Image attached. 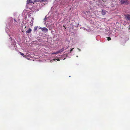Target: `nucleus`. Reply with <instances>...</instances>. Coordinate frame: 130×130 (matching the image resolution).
Returning <instances> with one entry per match:
<instances>
[{"instance_id":"cd10ccee","label":"nucleus","mask_w":130,"mask_h":130,"mask_svg":"<svg viewBox=\"0 0 130 130\" xmlns=\"http://www.w3.org/2000/svg\"><path fill=\"white\" fill-rule=\"evenodd\" d=\"M78 49L79 50V51H80V50H80V49H79L78 48Z\"/></svg>"},{"instance_id":"20e7f679","label":"nucleus","mask_w":130,"mask_h":130,"mask_svg":"<svg viewBox=\"0 0 130 130\" xmlns=\"http://www.w3.org/2000/svg\"><path fill=\"white\" fill-rule=\"evenodd\" d=\"M75 5H69L68 8L69 9V11L71 12L74 10V8L75 7Z\"/></svg>"},{"instance_id":"4468645a","label":"nucleus","mask_w":130,"mask_h":130,"mask_svg":"<svg viewBox=\"0 0 130 130\" xmlns=\"http://www.w3.org/2000/svg\"><path fill=\"white\" fill-rule=\"evenodd\" d=\"M56 60H57V61H59L60 60L59 59H54L53 60H50V62H53V61H55Z\"/></svg>"},{"instance_id":"423d86ee","label":"nucleus","mask_w":130,"mask_h":130,"mask_svg":"<svg viewBox=\"0 0 130 130\" xmlns=\"http://www.w3.org/2000/svg\"><path fill=\"white\" fill-rule=\"evenodd\" d=\"M120 1L122 4L126 5L128 4V1L127 0H121Z\"/></svg>"},{"instance_id":"0eeeda50","label":"nucleus","mask_w":130,"mask_h":130,"mask_svg":"<svg viewBox=\"0 0 130 130\" xmlns=\"http://www.w3.org/2000/svg\"><path fill=\"white\" fill-rule=\"evenodd\" d=\"M84 13L85 15H86L87 16H90V12L89 11H87L84 12H83Z\"/></svg>"},{"instance_id":"bb28decb","label":"nucleus","mask_w":130,"mask_h":130,"mask_svg":"<svg viewBox=\"0 0 130 130\" xmlns=\"http://www.w3.org/2000/svg\"><path fill=\"white\" fill-rule=\"evenodd\" d=\"M26 18H27V17H25L24 18V19H26Z\"/></svg>"},{"instance_id":"2f4dec72","label":"nucleus","mask_w":130,"mask_h":130,"mask_svg":"<svg viewBox=\"0 0 130 130\" xmlns=\"http://www.w3.org/2000/svg\"><path fill=\"white\" fill-rule=\"evenodd\" d=\"M76 57H78V56H76Z\"/></svg>"},{"instance_id":"7ed1b4c3","label":"nucleus","mask_w":130,"mask_h":130,"mask_svg":"<svg viewBox=\"0 0 130 130\" xmlns=\"http://www.w3.org/2000/svg\"><path fill=\"white\" fill-rule=\"evenodd\" d=\"M76 0H75V1ZM74 1L75 0H63L62 1L61 4L64 5V6L66 5L69 2L71 3Z\"/></svg>"},{"instance_id":"412c9836","label":"nucleus","mask_w":130,"mask_h":130,"mask_svg":"<svg viewBox=\"0 0 130 130\" xmlns=\"http://www.w3.org/2000/svg\"><path fill=\"white\" fill-rule=\"evenodd\" d=\"M28 23V22H27V21H26L25 22L24 21L23 22V23Z\"/></svg>"},{"instance_id":"f257e3e1","label":"nucleus","mask_w":130,"mask_h":130,"mask_svg":"<svg viewBox=\"0 0 130 130\" xmlns=\"http://www.w3.org/2000/svg\"><path fill=\"white\" fill-rule=\"evenodd\" d=\"M7 22L5 30L6 32L10 38L9 46L11 49L14 50L15 48L16 43L14 40L12 39L11 37L13 34L11 26L12 23L14 25H16L17 24L18 22L15 19H13L12 17L9 18Z\"/></svg>"},{"instance_id":"ddd939ff","label":"nucleus","mask_w":130,"mask_h":130,"mask_svg":"<svg viewBox=\"0 0 130 130\" xmlns=\"http://www.w3.org/2000/svg\"><path fill=\"white\" fill-rule=\"evenodd\" d=\"M33 3L32 1L31 0H27V4H29L30 3Z\"/></svg>"},{"instance_id":"7c9ffc66","label":"nucleus","mask_w":130,"mask_h":130,"mask_svg":"<svg viewBox=\"0 0 130 130\" xmlns=\"http://www.w3.org/2000/svg\"><path fill=\"white\" fill-rule=\"evenodd\" d=\"M18 21H19V20Z\"/></svg>"},{"instance_id":"5701e85b","label":"nucleus","mask_w":130,"mask_h":130,"mask_svg":"<svg viewBox=\"0 0 130 130\" xmlns=\"http://www.w3.org/2000/svg\"><path fill=\"white\" fill-rule=\"evenodd\" d=\"M36 1V2H42V0H35Z\"/></svg>"},{"instance_id":"c756f323","label":"nucleus","mask_w":130,"mask_h":130,"mask_svg":"<svg viewBox=\"0 0 130 130\" xmlns=\"http://www.w3.org/2000/svg\"><path fill=\"white\" fill-rule=\"evenodd\" d=\"M41 28H42V27H39V29H41Z\"/></svg>"},{"instance_id":"a211bd4d","label":"nucleus","mask_w":130,"mask_h":130,"mask_svg":"<svg viewBox=\"0 0 130 130\" xmlns=\"http://www.w3.org/2000/svg\"><path fill=\"white\" fill-rule=\"evenodd\" d=\"M52 26L51 25V26H50L49 27H48L49 30H51L52 29Z\"/></svg>"},{"instance_id":"4be33fe9","label":"nucleus","mask_w":130,"mask_h":130,"mask_svg":"<svg viewBox=\"0 0 130 130\" xmlns=\"http://www.w3.org/2000/svg\"><path fill=\"white\" fill-rule=\"evenodd\" d=\"M34 20V18H32V19H31V22H30V23H31V24H32L33 23V20Z\"/></svg>"},{"instance_id":"393cba45","label":"nucleus","mask_w":130,"mask_h":130,"mask_svg":"<svg viewBox=\"0 0 130 130\" xmlns=\"http://www.w3.org/2000/svg\"><path fill=\"white\" fill-rule=\"evenodd\" d=\"M46 1V0H42V2H45Z\"/></svg>"},{"instance_id":"aec40b11","label":"nucleus","mask_w":130,"mask_h":130,"mask_svg":"<svg viewBox=\"0 0 130 130\" xmlns=\"http://www.w3.org/2000/svg\"><path fill=\"white\" fill-rule=\"evenodd\" d=\"M111 38L110 37H107V40L108 41L110 40H111Z\"/></svg>"},{"instance_id":"b1692460","label":"nucleus","mask_w":130,"mask_h":130,"mask_svg":"<svg viewBox=\"0 0 130 130\" xmlns=\"http://www.w3.org/2000/svg\"><path fill=\"white\" fill-rule=\"evenodd\" d=\"M128 31L130 32V25H129L128 27Z\"/></svg>"},{"instance_id":"9d476101","label":"nucleus","mask_w":130,"mask_h":130,"mask_svg":"<svg viewBox=\"0 0 130 130\" xmlns=\"http://www.w3.org/2000/svg\"><path fill=\"white\" fill-rule=\"evenodd\" d=\"M41 29L42 31L45 32H47L48 31V29L46 27H43L41 28Z\"/></svg>"},{"instance_id":"2eb2a0df","label":"nucleus","mask_w":130,"mask_h":130,"mask_svg":"<svg viewBox=\"0 0 130 130\" xmlns=\"http://www.w3.org/2000/svg\"><path fill=\"white\" fill-rule=\"evenodd\" d=\"M49 24L48 23H47L46 25V27H49L50 26H51V24L50 23H49Z\"/></svg>"},{"instance_id":"dca6fc26","label":"nucleus","mask_w":130,"mask_h":130,"mask_svg":"<svg viewBox=\"0 0 130 130\" xmlns=\"http://www.w3.org/2000/svg\"><path fill=\"white\" fill-rule=\"evenodd\" d=\"M69 45H67L66 46H65L64 47H63V48H64V50H66L69 47Z\"/></svg>"},{"instance_id":"a878e982","label":"nucleus","mask_w":130,"mask_h":130,"mask_svg":"<svg viewBox=\"0 0 130 130\" xmlns=\"http://www.w3.org/2000/svg\"><path fill=\"white\" fill-rule=\"evenodd\" d=\"M30 15L29 14L28 15V17H29V19L30 18Z\"/></svg>"},{"instance_id":"f8f14e48","label":"nucleus","mask_w":130,"mask_h":130,"mask_svg":"<svg viewBox=\"0 0 130 130\" xmlns=\"http://www.w3.org/2000/svg\"><path fill=\"white\" fill-rule=\"evenodd\" d=\"M31 29L29 28V29H28L27 31L26 32L27 33L29 34L31 32Z\"/></svg>"},{"instance_id":"f3484780","label":"nucleus","mask_w":130,"mask_h":130,"mask_svg":"<svg viewBox=\"0 0 130 130\" xmlns=\"http://www.w3.org/2000/svg\"><path fill=\"white\" fill-rule=\"evenodd\" d=\"M38 27L37 26H35L34 27V31H35L37 30Z\"/></svg>"},{"instance_id":"9b49d317","label":"nucleus","mask_w":130,"mask_h":130,"mask_svg":"<svg viewBox=\"0 0 130 130\" xmlns=\"http://www.w3.org/2000/svg\"><path fill=\"white\" fill-rule=\"evenodd\" d=\"M106 11L104 10H102V14L103 15H104L106 14Z\"/></svg>"},{"instance_id":"6e6552de","label":"nucleus","mask_w":130,"mask_h":130,"mask_svg":"<svg viewBox=\"0 0 130 130\" xmlns=\"http://www.w3.org/2000/svg\"><path fill=\"white\" fill-rule=\"evenodd\" d=\"M64 49V48L62 47L61 49H60L56 53H53L52 54L53 55V54H58V53H61V52H62L63 51Z\"/></svg>"},{"instance_id":"c85d7f7f","label":"nucleus","mask_w":130,"mask_h":130,"mask_svg":"<svg viewBox=\"0 0 130 130\" xmlns=\"http://www.w3.org/2000/svg\"><path fill=\"white\" fill-rule=\"evenodd\" d=\"M84 29L85 30H87V29L85 28H84Z\"/></svg>"},{"instance_id":"39448f33","label":"nucleus","mask_w":130,"mask_h":130,"mask_svg":"<svg viewBox=\"0 0 130 130\" xmlns=\"http://www.w3.org/2000/svg\"><path fill=\"white\" fill-rule=\"evenodd\" d=\"M74 49V48H72L71 49V50L70 51V52H68V53H66V51H65L64 52V54L63 56L64 57V58L63 59V58H62L63 59H65V58L66 57H67L68 56L67 55V53H71V52Z\"/></svg>"},{"instance_id":"1a4fd4ad","label":"nucleus","mask_w":130,"mask_h":130,"mask_svg":"<svg viewBox=\"0 0 130 130\" xmlns=\"http://www.w3.org/2000/svg\"><path fill=\"white\" fill-rule=\"evenodd\" d=\"M125 16L127 20L130 21V14H125Z\"/></svg>"},{"instance_id":"f03ea898","label":"nucleus","mask_w":130,"mask_h":130,"mask_svg":"<svg viewBox=\"0 0 130 130\" xmlns=\"http://www.w3.org/2000/svg\"><path fill=\"white\" fill-rule=\"evenodd\" d=\"M58 15V13H56L55 15L54 14V16L52 18H51V17L52 16V15L48 17H47V16H45V18L44 19V24H45L46 22L45 21L46 20H47V21L49 22H52V19H55V18H58L57 17Z\"/></svg>"},{"instance_id":"6ab92c4d","label":"nucleus","mask_w":130,"mask_h":130,"mask_svg":"<svg viewBox=\"0 0 130 130\" xmlns=\"http://www.w3.org/2000/svg\"><path fill=\"white\" fill-rule=\"evenodd\" d=\"M19 53L22 56H24V54H23V53H22L21 52H19Z\"/></svg>"}]
</instances>
